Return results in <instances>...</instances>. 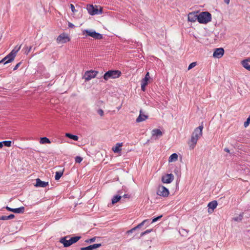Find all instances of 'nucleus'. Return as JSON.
Returning <instances> with one entry per match:
<instances>
[{
	"label": "nucleus",
	"mask_w": 250,
	"mask_h": 250,
	"mask_svg": "<svg viewBox=\"0 0 250 250\" xmlns=\"http://www.w3.org/2000/svg\"><path fill=\"white\" fill-rule=\"evenodd\" d=\"M203 128V125H202L198 127H196L193 132L191 139L188 142V145L190 149H193L194 148L199 138L202 136Z\"/></svg>",
	"instance_id": "f257e3e1"
},
{
	"label": "nucleus",
	"mask_w": 250,
	"mask_h": 250,
	"mask_svg": "<svg viewBox=\"0 0 250 250\" xmlns=\"http://www.w3.org/2000/svg\"><path fill=\"white\" fill-rule=\"evenodd\" d=\"M211 21V15L207 11L202 12L198 14V22L200 23L207 24Z\"/></svg>",
	"instance_id": "f03ea898"
},
{
	"label": "nucleus",
	"mask_w": 250,
	"mask_h": 250,
	"mask_svg": "<svg viewBox=\"0 0 250 250\" xmlns=\"http://www.w3.org/2000/svg\"><path fill=\"white\" fill-rule=\"evenodd\" d=\"M122 73L118 70H110L106 72L103 78L105 81H107L110 79H116L121 76Z\"/></svg>",
	"instance_id": "7ed1b4c3"
},
{
	"label": "nucleus",
	"mask_w": 250,
	"mask_h": 250,
	"mask_svg": "<svg viewBox=\"0 0 250 250\" xmlns=\"http://www.w3.org/2000/svg\"><path fill=\"white\" fill-rule=\"evenodd\" d=\"M86 33V36H90L96 40L102 39L103 35L96 32L95 30L85 29L83 31V34Z\"/></svg>",
	"instance_id": "20e7f679"
},
{
	"label": "nucleus",
	"mask_w": 250,
	"mask_h": 250,
	"mask_svg": "<svg viewBox=\"0 0 250 250\" xmlns=\"http://www.w3.org/2000/svg\"><path fill=\"white\" fill-rule=\"evenodd\" d=\"M15 51H11L10 53L0 61V64L1 63L5 64L13 61L15 58Z\"/></svg>",
	"instance_id": "39448f33"
},
{
	"label": "nucleus",
	"mask_w": 250,
	"mask_h": 250,
	"mask_svg": "<svg viewBox=\"0 0 250 250\" xmlns=\"http://www.w3.org/2000/svg\"><path fill=\"white\" fill-rule=\"evenodd\" d=\"M86 9L88 13L90 15L92 16L101 14L103 12L102 8H101L100 9H98L97 8H95L92 4H87Z\"/></svg>",
	"instance_id": "423d86ee"
},
{
	"label": "nucleus",
	"mask_w": 250,
	"mask_h": 250,
	"mask_svg": "<svg viewBox=\"0 0 250 250\" xmlns=\"http://www.w3.org/2000/svg\"><path fill=\"white\" fill-rule=\"evenodd\" d=\"M169 194L168 188L163 186H159L158 187L157 194L163 197H167Z\"/></svg>",
	"instance_id": "0eeeda50"
},
{
	"label": "nucleus",
	"mask_w": 250,
	"mask_h": 250,
	"mask_svg": "<svg viewBox=\"0 0 250 250\" xmlns=\"http://www.w3.org/2000/svg\"><path fill=\"white\" fill-rule=\"evenodd\" d=\"M70 39L67 34L62 33L60 34L56 39V42L58 43H65L69 42Z\"/></svg>",
	"instance_id": "6e6552de"
},
{
	"label": "nucleus",
	"mask_w": 250,
	"mask_h": 250,
	"mask_svg": "<svg viewBox=\"0 0 250 250\" xmlns=\"http://www.w3.org/2000/svg\"><path fill=\"white\" fill-rule=\"evenodd\" d=\"M98 73V72L95 70L87 71L84 75L85 81H88L91 79L96 77Z\"/></svg>",
	"instance_id": "1a4fd4ad"
},
{
	"label": "nucleus",
	"mask_w": 250,
	"mask_h": 250,
	"mask_svg": "<svg viewBox=\"0 0 250 250\" xmlns=\"http://www.w3.org/2000/svg\"><path fill=\"white\" fill-rule=\"evenodd\" d=\"M69 237V235H67L60 239V242L63 244L64 247L67 248L73 244L70 238L69 240H67V239Z\"/></svg>",
	"instance_id": "9d476101"
},
{
	"label": "nucleus",
	"mask_w": 250,
	"mask_h": 250,
	"mask_svg": "<svg viewBox=\"0 0 250 250\" xmlns=\"http://www.w3.org/2000/svg\"><path fill=\"white\" fill-rule=\"evenodd\" d=\"M174 180V176L172 174H167L162 176V181L163 183L169 184Z\"/></svg>",
	"instance_id": "9b49d317"
},
{
	"label": "nucleus",
	"mask_w": 250,
	"mask_h": 250,
	"mask_svg": "<svg viewBox=\"0 0 250 250\" xmlns=\"http://www.w3.org/2000/svg\"><path fill=\"white\" fill-rule=\"evenodd\" d=\"M5 208L9 211H12L15 213H23L24 212L25 208L24 207H21L18 208H13L8 206L5 207Z\"/></svg>",
	"instance_id": "f8f14e48"
},
{
	"label": "nucleus",
	"mask_w": 250,
	"mask_h": 250,
	"mask_svg": "<svg viewBox=\"0 0 250 250\" xmlns=\"http://www.w3.org/2000/svg\"><path fill=\"white\" fill-rule=\"evenodd\" d=\"M224 54V50L223 48H216L213 52V56L215 58H220Z\"/></svg>",
	"instance_id": "ddd939ff"
},
{
	"label": "nucleus",
	"mask_w": 250,
	"mask_h": 250,
	"mask_svg": "<svg viewBox=\"0 0 250 250\" xmlns=\"http://www.w3.org/2000/svg\"><path fill=\"white\" fill-rule=\"evenodd\" d=\"M188 21L191 22H195L197 20L198 21V14L197 13L191 12L188 14Z\"/></svg>",
	"instance_id": "4468645a"
},
{
	"label": "nucleus",
	"mask_w": 250,
	"mask_h": 250,
	"mask_svg": "<svg viewBox=\"0 0 250 250\" xmlns=\"http://www.w3.org/2000/svg\"><path fill=\"white\" fill-rule=\"evenodd\" d=\"M217 202L215 200L210 202L208 205V212L211 213L217 206Z\"/></svg>",
	"instance_id": "2eb2a0df"
},
{
	"label": "nucleus",
	"mask_w": 250,
	"mask_h": 250,
	"mask_svg": "<svg viewBox=\"0 0 250 250\" xmlns=\"http://www.w3.org/2000/svg\"><path fill=\"white\" fill-rule=\"evenodd\" d=\"M148 116L144 114L142 110H140V114L139 116L136 119V122L137 123H140L145 121L146 119H148Z\"/></svg>",
	"instance_id": "dca6fc26"
},
{
	"label": "nucleus",
	"mask_w": 250,
	"mask_h": 250,
	"mask_svg": "<svg viewBox=\"0 0 250 250\" xmlns=\"http://www.w3.org/2000/svg\"><path fill=\"white\" fill-rule=\"evenodd\" d=\"M152 137H156L157 139L163 135V132L159 129H154L151 131Z\"/></svg>",
	"instance_id": "f3484780"
},
{
	"label": "nucleus",
	"mask_w": 250,
	"mask_h": 250,
	"mask_svg": "<svg viewBox=\"0 0 250 250\" xmlns=\"http://www.w3.org/2000/svg\"><path fill=\"white\" fill-rule=\"evenodd\" d=\"M102 246V244H94L93 245H89L86 247H82L80 248L81 250H93L94 249L100 248Z\"/></svg>",
	"instance_id": "a211bd4d"
},
{
	"label": "nucleus",
	"mask_w": 250,
	"mask_h": 250,
	"mask_svg": "<svg viewBox=\"0 0 250 250\" xmlns=\"http://www.w3.org/2000/svg\"><path fill=\"white\" fill-rule=\"evenodd\" d=\"M48 185V182L42 181L40 179L37 178L36 179V183L35 186L37 187L45 188Z\"/></svg>",
	"instance_id": "6ab92c4d"
},
{
	"label": "nucleus",
	"mask_w": 250,
	"mask_h": 250,
	"mask_svg": "<svg viewBox=\"0 0 250 250\" xmlns=\"http://www.w3.org/2000/svg\"><path fill=\"white\" fill-rule=\"evenodd\" d=\"M248 59L244 60L242 61V66L246 69L250 71V65L249 63Z\"/></svg>",
	"instance_id": "aec40b11"
},
{
	"label": "nucleus",
	"mask_w": 250,
	"mask_h": 250,
	"mask_svg": "<svg viewBox=\"0 0 250 250\" xmlns=\"http://www.w3.org/2000/svg\"><path fill=\"white\" fill-rule=\"evenodd\" d=\"M122 146V143H117L115 147L112 148V150L115 153H118L121 151V149L120 148L121 146Z\"/></svg>",
	"instance_id": "412c9836"
},
{
	"label": "nucleus",
	"mask_w": 250,
	"mask_h": 250,
	"mask_svg": "<svg viewBox=\"0 0 250 250\" xmlns=\"http://www.w3.org/2000/svg\"><path fill=\"white\" fill-rule=\"evenodd\" d=\"M65 136L74 141H78L79 137L77 135H73L69 133H65Z\"/></svg>",
	"instance_id": "4be33fe9"
},
{
	"label": "nucleus",
	"mask_w": 250,
	"mask_h": 250,
	"mask_svg": "<svg viewBox=\"0 0 250 250\" xmlns=\"http://www.w3.org/2000/svg\"><path fill=\"white\" fill-rule=\"evenodd\" d=\"M178 159V155L176 153L172 154L168 159L169 162H175Z\"/></svg>",
	"instance_id": "5701e85b"
},
{
	"label": "nucleus",
	"mask_w": 250,
	"mask_h": 250,
	"mask_svg": "<svg viewBox=\"0 0 250 250\" xmlns=\"http://www.w3.org/2000/svg\"><path fill=\"white\" fill-rule=\"evenodd\" d=\"M122 196L120 195H115L112 198V204H115L117 203L118 202H119L121 199Z\"/></svg>",
	"instance_id": "b1692460"
},
{
	"label": "nucleus",
	"mask_w": 250,
	"mask_h": 250,
	"mask_svg": "<svg viewBox=\"0 0 250 250\" xmlns=\"http://www.w3.org/2000/svg\"><path fill=\"white\" fill-rule=\"evenodd\" d=\"M40 143L41 144H50L51 142L48 138H47L46 137H41L40 138Z\"/></svg>",
	"instance_id": "393cba45"
},
{
	"label": "nucleus",
	"mask_w": 250,
	"mask_h": 250,
	"mask_svg": "<svg viewBox=\"0 0 250 250\" xmlns=\"http://www.w3.org/2000/svg\"><path fill=\"white\" fill-rule=\"evenodd\" d=\"M15 217V215L13 214H11L8 216H2L0 217V220H9L12 219Z\"/></svg>",
	"instance_id": "a878e982"
},
{
	"label": "nucleus",
	"mask_w": 250,
	"mask_h": 250,
	"mask_svg": "<svg viewBox=\"0 0 250 250\" xmlns=\"http://www.w3.org/2000/svg\"><path fill=\"white\" fill-rule=\"evenodd\" d=\"M150 78L149 72H147L146 74L145 77L143 78L141 81L142 83H144L145 84H148V81Z\"/></svg>",
	"instance_id": "bb28decb"
},
{
	"label": "nucleus",
	"mask_w": 250,
	"mask_h": 250,
	"mask_svg": "<svg viewBox=\"0 0 250 250\" xmlns=\"http://www.w3.org/2000/svg\"><path fill=\"white\" fill-rule=\"evenodd\" d=\"M63 175V171H57L55 173V179L59 180Z\"/></svg>",
	"instance_id": "cd10ccee"
},
{
	"label": "nucleus",
	"mask_w": 250,
	"mask_h": 250,
	"mask_svg": "<svg viewBox=\"0 0 250 250\" xmlns=\"http://www.w3.org/2000/svg\"><path fill=\"white\" fill-rule=\"evenodd\" d=\"M244 213H241L238 216L235 217L233 218V220L235 221L239 222L241 221L243 217Z\"/></svg>",
	"instance_id": "c85d7f7f"
},
{
	"label": "nucleus",
	"mask_w": 250,
	"mask_h": 250,
	"mask_svg": "<svg viewBox=\"0 0 250 250\" xmlns=\"http://www.w3.org/2000/svg\"><path fill=\"white\" fill-rule=\"evenodd\" d=\"M81 238V237L80 236H76L74 237H72L70 238V239L71 240L73 244L76 243Z\"/></svg>",
	"instance_id": "c756f323"
},
{
	"label": "nucleus",
	"mask_w": 250,
	"mask_h": 250,
	"mask_svg": "<svg viewBox=\"0 0 250 250\" xmlns=\"http://www.w3.org/2000/svg\"><path fill=\"white\" fill-rule=\"evenodd\" d=\"M148 220H145L143 222H142L141 223L139 224L137 226H136L135 228L136 229H137L141 228L145 224L146 222H148Z\"/></svg>",
	"instance_id": "7c9ffc66"
},
{
	"label": "nucleus",
	"mask_w": 250,
	"mask_h": 250,
	"mask_svg": "<svg viewBox=\"0 0 250 250\" xmlns=\"http://www.w3.org/2000/svg\"><path fill=\"white\" fill-rule=\"evenodd\" d=\"M3 146L10 147L11 146L12 142L11 141H4L2 142Z\"/></svg>",
	"instance_id": "2f4dec72"
},
{
	"label": "nucleus",
	"mask_w": 250,
	"mask_h": 250,
	"mask_svg": "<svg viewBox=\"0 0 250 250\" xmlns=\"http://www.w3.org/2000/svg\"><path fill=\"white\" fill-rule=\"evenodd\" d=\"M250 124V114L248 118L247 119V120L244 123V126L245 127H247Z\"/></svg>",
	"instance_id": "473e14b6"
},
{
	"label": "nucleus",
	"mask_w": 250,
	"mask_h": 250,
	"mask_svg": "<svg viewBox=\"0 0 250 250\" xmlns=\"http://www.w3.org/2000/svg\"><path fill=\"white\" fill-rule=\"evenodd\" d=\"M152 231V229H147L146 230V231H144V232H142L141 234H140V237H143L144 235H146V234H147L150 232H151V231Z\"/></svg>",
	"instance_id": "72a5a7b5"
},
{
	"label": "nucleus",
	"mask_w": 250,
	"mask_h": 250,
	"mask_svg": "<svg viewBox=\"0 0 250 250\" xmlns=\"http://www.w3.org/2000/svg\"><path fill=\"white\" fill-rule=\"evenodd\" d=\"M32 48V46H30L28 47L26 45L25 46V53L27 55L31 51Z\"/></svg>",
	"instance_id": "f704fd0d"
},
{
	"label": "nucleus",
	"mask_w": 250,
	"mask_h": 250,
	"mask_svg": "<svg viewBox=\"0 0 250 250\" xmlns=\"http://www.w3.org/2000/svg\"><path fill=\"white\" fill-rule=\"evenodd\" d=\"M95 240H96V237H94L89 239L86 240L85 241V242H86L87 243H91L95 242Z\"/></svg>",
	"instance_id": "c9c22d12"
},
{
	"label": "nucleus",
	"mask_w": 250,
	"mask_h": 250,
	"mask_svg": "<svg viewBox=\"0 0 250 250\" xmlns=\"http://www.w3.org/2000/svg\"><path fill=\"white\" fill-rule=\"evenodd\" d=\"M197 64L196 62H193L188 65V70H190L195 67Z\"/></svg>",
	"instance_id": "e433bc0d"
},
{
	"label": "nucleus",
	"mask_w": 250,
	"mask_h": 250,
	"mask_svg": "<svg viewBox=\"0 0 250 250\" xmlns=\"http://www.w3.org/2000/svg\"><path fill=\"white\" fill-rule=\"evenodd\" d=\"M83 160V158L80 156H76L75 157V162L80 163Z\"/></svg>",
	"instance_id": "4c0bfd02"
},
{
	"label": "nucleus",
	"mask_w": 250,
	"mask_h": 250,
	"mask_svg": "<svg viewBox=\"0 0 250 250\" xmlns=\"http://www.w3.org/2000/svg\"><path fill=\"white\" fill-rule=\"evenodd\" d=\"M21 45H20V46H16L12 51H16L15 53V56H16V54L17 53V52L20 50V49H21Z\"/></svg>",
	"instance_id": "58836bf2"
},
{
	"label": "nucleus",
	"mask_w": 250,
	"mask_h": 250,
	"mask_svg": "<svg viewBox=\"0 0 250 250\" xmlns=\"http://www.w3.org/2000/svg\"><path fill=\"white\" fill-rule=\"evenodd\" d=\"M162 216H163V215H161L157 217H155V218H153L151 223H154V222L157 221L158 220L160 219L162 217Z\"/></svg>",
	"instance_id": "ea45409f"
},
{
	"label": "nucleus",
	"mask_w": 250,
	"mask_h": 250,
	"mask_svg": "<svg viewBox=\"0 0 250 250\" xmlns=\"http://www.w3.org/2000/svg\"><path fill=\"white\" fill-rule=\"evenodd\" d=\"M147 84H145L144 83H143L141 82V90L143 91H145V90H146V86L147 85Z\"/></svg>",
	"instance_id": "a19ab883"
},
{
	"label": "nucleus",
	"mask_w": 250,
	"mask_h": 250,
	"mask_svg": "<svg viewBox=\"0 0 250 250\" xmlns=\"http://www.w3.org/2000/svg\"><path fill=\"white\" fill-rule=\"evenodd\" d=\"M97 113L98 114H99L101 116H103L104 115V111L102 109H99L97 110Z\"/></svg>",
	"instance_id": "79ce46f5"
},
{
	"label": "nucleus",
	"mask_w": 250,
	"mask_h": 250,
	"mask_svg": "<svg viewBox=\"0 0 250 250\" xmlns=\"http://www.w3.org/2000/svg\"><path fill=\"white\" fill-rule=\"evenodd\" d=\"M70 8H71L72 12L75 13L76 11V10L75 8L74 5L73 4H71L70 5Z\"/></svg>",
	"instance_id": "37998d69"
},
{
	"label": "nucleus",
	"mask_w": 250,
	"mask_h": 250,
	"mask_svg": "<svg viewBox=\"0 0 250 250\" xmlns=\"http://www.w3.org/2000/svg\"><path fill=\"white\" fill-rule=\"evenodd\" d=\"M21 62H20L19 63H18L15 66V67L13 68V71H15V70H16L20 66V65L21 64Z\"/></svg>",
	"instance_id": "c03bdc74"
},
{
	"label": "nucleus",
	"mask_w": 250,
	"mask_h": 250,
	"mask_svg": "<svg viewBox=\"0 0 250 250\" xmlns=\"http://www.w3.org/2000/svg\"><path fill=\"white\" fill-rule=\"evenodd\" d=\"M135 230H136V229L135 227H134L133 228L131 229L127 230L126 231V233L129 234L130 233H132Z\"/></svg>",
	"instance_id": "a18cd8bd"
},
{
	"label": "nucleus",
	"mask_w": 250,
	"mask_h": 250,
	"mask_svg": "<svg viewBox=\"0 0 250 250\" xmlns=\"http://www.w3.org/2000/svg\"><path fill=\"white\" fill-rule=\"evenodd\" d=\"M68 27L70 28H74L75 25L71 22H68Z\"/></svg>",
	"instance_id": "49530a36"
},
{
	"label": "nucleus",
	"mask_w": 250,
	"mask_h": 250,
	"mask_svg": "<svg viewBox=\"0 0 250 250\" xmlns=\"http://www.w3.org/2000/svg\"><path fill=\"white\" fill-rule=\"evenodd\" d=\"M123 197L125 198H129L130 197V196L127 194H125Z\"/></svg>",
	"instance_id": "de8ad7c7"
},
{
	"label": "nucleus",
	"mask_w": 250,
	"mask_h": 250,
	"mask_svg": "<svg viewBox=\"0 0 250 250\" xmlns=\"http://www.w3.org/2000/svg\"><path fill=\"white\" fill-rule=\"evenodd\" d=\"M224 151L228 153H229L230 152L229 149L228 148H225Z\"/></svg>",
	"instance_id": "09e8293b"
},
{
	"label": "nucleus",
	"mask_w": 250,
	"mask_h": 250,
	"mask_svg": "<svg viewBox=\"0 0 250 250\" xmlns=\"http://www.w3.org/2000/svg\"><path fill=\"white\" fill-rule=\"evenodd\" d=\"M229 0H224V1H225V3H226L227 4H228L229 3Z\"/></svg>",
	"instance_id": "8fccbe9b"
},
{
	"label": "nucleus",
	"mask_w": 250,
	"mask_h": 250,
	"mask_svg": "<svg viewBox=\"0 0 250 250\" xmlns=\"http://www.w3.org/2000/svg\"><path fill=\"white\" fill-rule=\"evenodd\" d=\"M2 146H3V143H2V142H0V148L2 147Z\"/></svg>",
	"instance_id": "3c124183"
},
{
	"label": "nucleus",
	"mask_w": 250,
	"mask_h": 250,
	"mask_svg": "<svg viewBox=\"0 0 250 250\" xmlns=\"http://www.w3.org/2000/svg\"><path fill=\"white\" fill-rule=\"evenodd\" d=\"M118 193L119 194H121L122 193V192H121V191L119 190V191H118Z\"/></svg>",
	"instance_id": "603ef678"
}]
</instances>
